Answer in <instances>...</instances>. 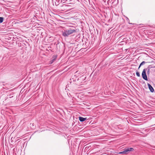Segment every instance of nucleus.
<instances>
[{
    "instance_id": "obj_1",
    "label": "nucleus",
    "mask_w": 155,
    "mask_h": 155,
    "mask_svg": "<svg viewBox=\"0 0 155 155\" xmlns=\"http://www.w3.org/2000/svg\"><path fill=\"white\" fill-rule=\"evenodd\" d=\"M75 32L76 31L75 29L69 28L68 29L64 30V31H62V35L65 37H67L70 35Z\"/></svg>"
},
{
    "instance_id": "obj_2",
    "label": "nucleus",
    "mask_w": 155,
    "mask_h": 155,
    "mask_svg": "<svg viewBox=\"0 0 155 155\" xmlns=\"http://www.w3.org/2000/svg\"><path fill=\"white\" fill-rule=\"evenodd\" d=\"M151 68L152 67H151V66L149 65L147 68H145L143 70L142 73V75L143 78L145 80H147V78L146 73V71L147 70V74H149L150 68Z\"/></svg>"
},
{
    "instance_id": "obj_3",
    "label": "nucleus",
    "mask_w": 155,
    "mask_h": 155,
    "mask_svg": "<svg viewBox=\"0 0 155 155\" xmlns=\"http://www.w3.org/2000/svg\"><path fill=\"white\" fill-rule=\"evenodd\" d=\"M134 150V149L132 148H127L125 149L124 151H123L119 153L120 154H127L130 151H132Z\"/></svg>"
},
{
    "instance_id": "obj_4",
    "label": "nucleus",
    "mask_w": 155,
    "mask_h": 155,
    "mask_svg": "<svg viewBox=\"0 0 155 155\" xmlns=\"http://www.w3.org/2000/svg\"><path fill=\"white\" fill-rule=\"evenodd\" d=\"M147 85L150 91L152 92H153L154 91V89L151 85L149 83L147 84Z\"/></svg>"
},
{
    "instance_id": "obj_5",
    "label": "nucleus",
    "mask_w": 155,
    "mask_h": 155,
    "mask_svg": "<svg viewBox=\"0 0 155 155\" xmlns=\"http://www.w3.org/2000/svg\"><path fill=\"white\" fill-rule=\"evenodd\" d=\"M86 120V118H83L82 117H79V120L81 122H83Z\"/></svg>"
},
{
    "instance_id": "obj_6",
    "label": "nucleus",
    "mask_w": 155,
    "mask_h": 155,
    "mask_svg": "<svg viewBox=\"0 0 155 155\" xmlns=\"http://www.w3.org/2000/svg\"><path fill=\"white\" fill-rule=\"evenodd\" d=\"M147 62H146L145 61H142L140 64L139 67V68H138V69H139L140 68V67L143 65H144Z\"/></svg>"
},
{
    "instance_id": "obj_7",
    "label": "nucleus",
    "mask_w": 155,
    "mask_h": 155,
    "mask_svg": "<svg viewBox=\"0 0 155 155\" xmlns=\"http://www.w3.org/2000/svg\"><path fill=\"white\" fill-rule=\"evenodd\" d=\"M3 21V17H0V23L2 22Z\"/></svg>"
},
{
    "instance_id": "obj_8",
    "label": "nucleus",
    "mask_w": 155,
    "mask_h": 155,
    "mask_svg": "<svg viewBox=\"0 0 155 155\" xmlns=\"http://www.w3.org/2000/svg\"><path fill=\"white\" fill-rule=\"evenodd\" d=\"M136 75H137L138 77H140V73H139V72H138V71H137V72H136Z\"/></svg>"
},
{
    "instance_id": "obj_9",
    "label": "nucleus",
    "mask_w": 155,
    "mask_h": 155,
    "mask_svg": "<svg viewBox=\"0 0 155 155\" xmlns=\"http://www.w3.org/2000/svg\"><path fill=\"white\" fill-rule=\"evenodd\" d=\"M54 59L53 60H52V62L51 63H52V62H53L54 61Z\"/></svg>"
},
{
    "instance_id": "obj_10",
    "label": "nucleus",
    "mask_w": 155,
    "mask_h": 155,
    "mask_svg": "<svg viewBox=\"0 0 155 155\" xmlns=\"http://www.w3.org/2000/svg\"><path fill=\"white\" fill-rule=\"evenodd\" d=\"M154 125H155V124H154Z\"/></svg>"
}]
</instances>
